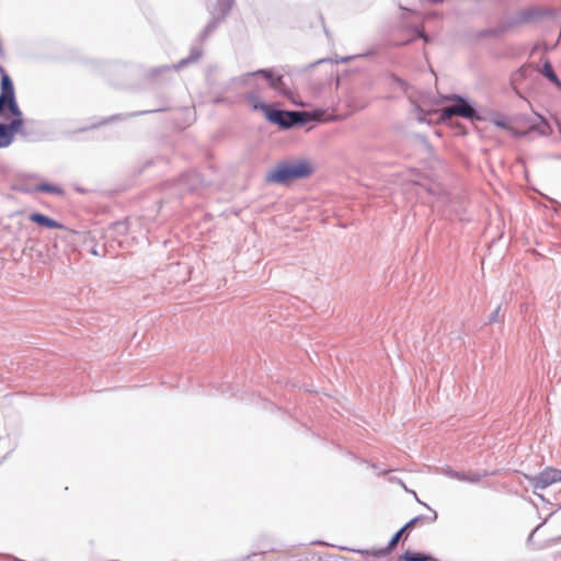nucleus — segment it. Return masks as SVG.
<instances>
[{
  "instance_id": "obj_1",
  "label": "nucleus",
  "mask_w": 561,
  "mask_h": 561,
  "mask_svg": "<svg viewBox=\"0 0 561 561\" xmlns=\"http://www.w3.org/2000/svg\"><path fill=\"white\" fill-rule=\"evenodd\" d=\"M313 172L314 167L309 160H284L277 163L274 169L267 172L265 175V182L286 186L294 181L311 176Z\"/></svg>"
},
{
  "instance_id": "obj_2",
  "label": "nucleus",
  "mask_w": 561,
  "mask_h": 561,
  "mask_svg": "<svg viewBox=\"0 0 561 561\" xmlns=\"http://www.w3.org/2000/svg\"><path fill=\"white\" fill-rule=\"evenodd\" d=\"M256 77H263L271 89L283 96H289L290 90L284 82L283 75H278L274 71L273 68L257 69L252 72H247L239 77H234L230 80V83L239 87H253L259 89L256 84L253 83V79Z\"/></svg>"
},
{
  "instance_id": "obj_3",
  "label": "nucleus",
  "mask_w": 561,
  "mask_h": 561,
  "mask_svg": "<svg viewBox=\"0 0 561 561\" xmlns=\"http://www.w3.org/2000/svg\"><path fill=\"white\" fill-rule=\"evenodd\" d=\"M436 519H437V513L435 511H433V515L432 516H424V515L415 516L414 518L410 519L402 528H400L390 538L388 545L385 548L374 549V550L359 549V550H354V551L359 553V554H362V556H373L375 558L387 557L388 554H390L396 549V547L398 546L399 541L401 540V537H402V534L404 533V530L413 529L417 525V523H420L421 520H427L430 523H433Z\"/></svg>"
},
{
  "instance_id": "obj_4",
  "label": "nucleus",
  "mask_w": 561,
  "mask_h": 561,
  "mask_svg": "<svg viewBox=\"0 0 561 561\" xmlns=\"http://www.w3.org/2000/svg\"><path fill=\"white\" fill-rule=\"evenodd\" d=\"M447 100L453 101L454 104L446 106L440 111L442 121L450 119L453 116H460L467 119L479 118L476 106L469 99L458 94H453Z\"/></svg>"
},
{
  "instance_id": "obj_5",
  "label": "nucleus",
  "mask_w": 561,
  "mask_h": 561,
  "mask_svg": "<svg viewBox=\"0 0 561 561\" xmlns=\"http://www.w3.org/2000/svg\"><path fill=\"white\" fill-rule=\"evenodd\" d=\"M558 11L553 8L533 5L524 8L516 12V14L508 22L510 26L528 24L535 21L545 19H554Z\"/></svg>"
},
{
  "instance_id": "obj_6",
  "label": "nucleus",
  "mask_w": 561,
  "mask_h": 561,
  "mask_svg": "<svg viewBox=\"0 0 561 561\" xmlns=\"http://www.w3.org/2000/svg\"><path fill=\"white\" fill-rule=\"evenodd\" d=\"M3 113H7L8 117H12L9 123H4L11 133L14 136L16 134L25 136V131L23 129L24 117L19 106L15 93L4 98Z\"/></svg>"
},
{
  "instance_id": "obj_7",
  "label": "nucleus",
  "mask_w": 561,
  "mask_h": 561,
  "mask_svg": "<svg viewBox=\"0 0 561 561\" xmlns=\"http://www.w3.org/2000/svg\"><path fill=\"white\" fill-rule=\"evenodd\" d=\"M525 479L534 489V494L543 499L541 494L537 493V490H545L553 483L561 482V470L553 467H547L538 474H525Z\"/></svg>"
},
{
  "instance_id": "obj_8",
  "label": "nucleus",
  "mask_w": 561,
  "mask_h": 561,
  "mask_svg": "<svg viewBox=\"0 0 561 561\" xmlns=\"http://www.w3.org/2000/svg\"><path fill=\"white\" fill-rule=\"evenodd\" d=\"M203 56V49L201 46L193 45L190 50V55L186 58L181 59L174 65H163L160 67L152 68L150 70V78L156 80L160 75L169 73L171 71H178L185 68L188 65L197 62Z\"/></svg>"
},
{
  "instance_id": "obj_9",
  "label": "nucleus",
  "mask_w": 561,
  "mask_h": 561,
  "mask_svg": "<svg viewBox=\"0 0 561 561\" xmlns=\"http://www.w3.org/2000/svg\"><path fill=\"white\" fill-rule=\"evenodd\" d=\"M265 118L278 127L283 129H288L294 127V121H289L293 114L290 111L275 108L272 105H268L265 112Z\"/></svg>"
},
{
  "instance_id": "obj_10",
  "label": "nucleus",
  "mask_w": 561,
  "mask_h": 561,
  "mask_svg": "<svg viewBox=\"0 0 561 561\" xmlns=\"http://www.w3.org/2000/svg\"><path fill=\"white\" fill-rule=\"evenodd\" d=\"M28 219L42 227L49 228V229H62L64 225L47 215H44L39 211H34L30 215Z\"/></svg>"
},
{
  "instance_id": "obj_11",
  "label": "nucleus",
  "mask_w": 561,
  "mask_h": 561,
  "mask_svg": "<svg viewBox=\"0 0 561 561\" xmlns=\"http://www.w3.org/2000/svg\"><path fill=\"white\" fill-rule=\"evenodd\" d=\"M0 94L4 93V98L15 93L14 84L5 69L0 65Z\"/></svg>"
},
{
  "instance_id": "obj_12",
  "label": "nucleus",
  "mask_w": 561,
  "mask_h": 561,
  "mask_svg": "<svg viewBox=\"0 0 561 561\" xmlns=\"http://www.w3.org/2000/svg\"><path fill=\"white\" fill-rule=\"evenodd\" d=\"M540 73L561 91V80L557 76L551 62L548 59L543 61Z\"/></svg>"
},
{
  "instance_id": "obj_13",
  "label": "nucleus",
  "mask_w": 561,
  "mask_h": 561,
  "mask_svg": "<svg viewBox=\"0 0 561 561\" xmlns=\"http://www.w3.org/2000/svg\"><path fill=\"white\" fill-rule=\"evenodd\" d=\"M399 561H436V559L428 553L407 550L400 556Z\"/></svg>"
},
{
  "instance_id": "obj_14",
  "label": "nucleus",
  "mask_w": 561,
  "mask_h": 561,
  "mask_svg": "<svg viewBox=\"0 0 561 561\" xmlns=\"http://www.w3.org/2000/svg\"><path fill=\"white\" fill-rule=\"evenodd\" d=\"M245 101L254 111H262L264 114L268 107V104H265L259 100L257 93L255 90L249 91L245 94Z\"/></svg>"
},
{
  "instance_id": "obj_15",
  "label": "nucleus",
  "mask_w": 561,
  "mask_h": 561,
  "mask_svg": "<svg viewBox=\"0 0 561 561\" xmlns=\"http://www.w3.org/2000/svg\"><path fill=\"white\" fill-rule=\"evenodd\" d=\"M14 140V135L11 130L4 125V123H0V149L9 147Z\"/></svg>"
},
{
  "instance_id": "obj_16",
  "label": "nucleus",
  "mask_w": 561,
  "mask_h": 561,
  "mask_svg": "<svg viewBox=\"0 0 561 561\" xmlns=\"http://www.w3.org/2000/svg\"><path fill=\"white\" fill-rule=\"evenodd\" d=\"M35 192L50 193L56 195H61L64 190L59 185L50 184V183H39L34 187Z\"/></svg>"
},
{
  "instance_id": "obj_17",
  "label": "nucleus",
  "mask_w": 561,
  "mask_h": 561,
  "mask_svg": "<svg viewBox=\"0 0 561 561\" xmlns=\"http://www.w3.org/2000/svg\"><path fill=\"white\" fill-rule=\"evenodd\" d=\"M221 18H214L198 35V41L204 42L218 26Z\"/></svg>"
},
{
  "instance_id": "obj_18",
  "label": "nucleus",
  "mask_w": 561,
  "mask_h": 561,
  "mask_svg": "<svg viewBox=\"0 0 561 561\" xmlns=\"http://www.w3.org/2000/svg\"><path fill=\"white\" fill-rule=\"evenodd\" d=\"M466 472L467 471H457V470H454L453 468L450 467H445L442 469V473L450 479H455V480H458V481H462L465 482L466 481Z\"/></svg>"
},
{
  "instance_id": "obj_19",
  "label": "nucleus",
  "mask_w": 561,
  "mask_h": 561,
  "mask_svg": "<svg viewBox=\"0 0 561 561\" xmlns=\"http://www.w3.org/2000/svg\"><path fill=\"white\" fill-rule=\"evenodd\" d=\"M354 58H355V56H345V57H342V58H341V59H339V60H337V59H336V60H333L332 58H321V59H318V60H317V61H314V62L309 64V65L305 68V70H306V71H307V70H310V69L314 68L316 66H318V65H320V64H324V62H335V64H337V62H347V61H350V60H352V59H354Z\"/></svg>"
},
{
  "instance_id": "obj_20",
  "label": "nucleus",
  "mask_w": 561,
  "mask_h": 561,
  "mask_svg": "<svg viewBox=\"0 0 561 561\" xmlns=\"http://www.w3.org/2000/svg\"><path fill=\"white\" fill-rule=\"evenodd\" d=\"M489 473L488 471H484L482 473L478 471H467L466 472V481L467 483L476 484L481 481L483 477H486Z\"/></svg>"
},
{
  "instance_id": "obj_21",
  "label": "nucleus",
  "mask_w": 561,
  "mask_h": 561,
  "mask_svg": "<svg viewBox=\"0 0 561 561\" xmlns=\"http://www.w3.org/2000/svg\"><path fill=\"white\" fill-rule=\"evenodd\" d=\"M290 113L293 114V116L290 117L289 121H294V126H301L308 122L307 115L305 112L290 111Z\"/></svg>"
},
{
  "instance_id": "obj_22",
  "label": "nucleus",
  "mask_w": 561,
  "mask_h": 561,
  "mask_svg": "<svg viewBox=\"0 0 561 561\" xmlns=\"http://www.w3.org/2000/svg\"><path fill=\"white\" fill-rule=\"evenodd\" d=\"M234 0H218V10L220 11V18H224L232 8Z\"/></svg>"
},
{
  "instance_id": "obj_23",
  "label": "nucleus",
  "mask_w": 561,
  "mask_h": 561,
  "mask_svg": "<svg viewBox=\"0 0 561 561\" xmlns=\"http://www.w3.org/2000/svg\"><path fill=\"white\" fill-rule=\"evenodd\" d=\"M500 311H501V307L497 306L496 309L490 313V316L488 318L489 323H495L501 320Z\"/></svg>"
},
{
  "instance_id": "obj_24",
  "label": "nucleus",
  "mask_w": 561,
  "mask_h": 561,
  "mask_svg": "<svg viewBox=\"0 0 561 561\" xmlns=\"http://www.w3.org/2000/svg\"><path fill=\"white\" fill-rule=\"evenodd\" d=\"M549 128L548 124L546 122H541L538 125H533L530 129L538 130L541 135H545L547 133V129Z\"/></svg>"
},
{
  "instance_id": "obj_25",
  "label": "nucleus",
  "mask_w": 561,
  "mask_h": 561,
  "mask_svg": "<svg viewBox=\"0 0 561 561\" xmlns=\"http://www.w3.org/2000/svg\"><path fill=\"white\" fill-rule=\"evenodd\" d=\"M527 68L522 67L513 75V81H517L526 76Z\"/></svg>"
},
{
  "instance_id": "obj_26",
  "label": "nucleus",
  "mask_w": 561,
  "mask_h": 561,
  "mask_svg": "<svg viewBox=\"0 0 561 561\" xmlns=\"http://www.w3.org/2000/svg\"><path fill=\"white\" fill-rule=\"evenodd\" d=\"M4 93L0 94V117L8 118L7 113H3Z\"/></svg>"
},
{
  "instance_id": "obj_27",
  "label": "nucleus",
  "mask_w": 561,
  "mask_h": 561,
  "mask_svg": "<svg viewBox=\"0 0 561 561\" xmlns=\"http://www.w3.org/2000/svg\"><path fill=\"white\" fill-rule=\"evenodd\" d=\"M165 110H167L165 107H161V108H156V110L141 111V112L135 113V115H142V114H147V113L163 112ZM131 116H134V114Z\"/></svg>"
},
{
  "instance_id": "obj_28",
  "label": "nucleus",
  "mask_w": 561,
  "mask_h": 561,
  "mask_svg": "<svg viewBox=\"0 0 561 561\" xmlns=\"http://www.w3.org/2000/svg\"><path fill=\"white\" fill-rule=\"evenodd\" d=\"M18 190H19L20 192H23V193H31V192L33 191L30 186H27V185H25V184H20V185L18 186Z\"/></svg>"
},
{
  "instance_id": "obj_29",
  "label": "nucleus",
  "mask_w": 561,
  "mask_h": 561,
  "mask_svg": "<svg viewBox=\"0 0 561 561\" xmlns=\"http://www.w3.org/2000/svg\"><path fill=\"white\" fill-rule=\"evenodd\" d=\"M416 36L420 38H423L425 42H428V37L425 35V33L422 30L416 28Z\"/></svg>"
},
{
  "instance_id": "obj_30",
  "label": "nucleus",
  "mask_w": 561,
  "mask_h": 561,
  "mask_svg": "<svg viewBox=\"0 0 561 561\" xmlns=\"http://www.w3.org/2000/svg\"><path fill=\"white\" fill-rule=\"evenodd\" d=\"M417 112H419V113H417V119H419L420 122H426V114H425V113H423V111H421V110H419V108H417Z\"/></svg>"
},
{
  "instance_id": "obj_31",
  "label": "nucleus",
  "mask_w": 561,
  "mask_h": 561,
  "mask_svg": "<svg viewBox=\"0 0 561 561\" xmlns=\"http://www.w3.org/2000/svg\"><path fill=\"white\" fill-rule=\"evenodd\" d=\"M117 230L121 231L122 229H125V225L123 222L116 224Z\"/></svg>"
},
{
  "instance_id": "obj_32",
  "label": "nucleus",
  "mask_w": 561,
  "mask_h": 561,
  "mask_svg": "<svg viewBox=\"0 0 561 561\" xmlns=\"http://www.w3.org/2000/svg\"><path fill=\"white\" fill-rule=\"evenodd\" d=\"M496 125L503 128L506 127V124L504 122H497Z\"/></svg>"
},
{
  "instance_id": "obj_33",
  "label": "nucleus",
  "mask_w": 561,
  "mask_h": 561,
  "mask_svg": "<svg viewBox=\"0 0 561 561\" xmlns=\"http://www.w3.org/2000/svg\"><path fill=\"white\" fill-rule=\"evenodd\" d=\"M215 102H216V103H220V102H222V98L217 96V98L215 99Z\"/></svg>"
},
{
  "instance_id": "obj_34",
  "label": "nucleus",
  "mask_w": 561,
  "mask_h": 561,
  "mask_svg": "<svg viewBox=\"0 0 561 561\" xmlns=\"http://www.w3.org/2000/svg\"><path fill=\"white\" fill-rule=\"evenodd\" d=\"M537 528L529 535L528 540H531Z\"/></svg>"
}]
</instances>
